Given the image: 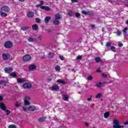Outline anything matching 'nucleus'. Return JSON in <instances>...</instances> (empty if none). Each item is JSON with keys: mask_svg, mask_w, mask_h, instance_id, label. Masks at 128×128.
<instances>
[{"mask_svg": "<svg viewBox=\"0 0 128 128\" xmlns=\"http://www.w3.org/2000/svg\"><path fill=\"white\" fill-rule=\"evenodd\" d=\"M113 124H114L113 125V128H124V126L120 124V120H118L114 119L113 120Z\"/></svg>", "mask_w": 128, "mask_h": 128, "instance_id": "obj_1", "label": "nucleus"}, {"mask_svg": "<svg viewBox=\"0 0 128 128\" xmlns=\"http://www.w3.org/2000/svg\"><path fill=\"white\" fill-rule=\"evenodd\" d=\"M2 60H6L10 58V54H8V53L2 54Z\"/></svg>", "mask_w": 128, "mask_h": 128, "instance_id": "obj_2", "label": "nucleus"}, {"mask_svg": "<svg viewBox=\"0 0 128 128\" xmlns=\"http://www.w3.org/2000/svg\"><path fill=\"white\" fill-rule=\"evenodd\" d=\"M32 60V56L28 54H26L22 57L23 62H30Z\"/></svg>", "mask_w": 128, "mask_h": 128, "instance_id": "obj_3", "label": "nucleus"}, {"mask_svg": "<svg viewBox=\"0 0 128 128\" xmlns=\"http://www.w3.org/2000/svg\"><path fill=\"white\" fill-rule=\"evenodd\" d=\"M30 97L26 96L24 99V104L25 106H30Z\"/></svg>", "mask_w": 128, "mask_h": 128, "instance_id": "obj_4", "label": "nucleus"}, {"mask_svg": "<svg viewBox=\"0 0 128 128\" xmlns=\"http://www.w3.org/2000/svg\"><path fill=\"white\" fill-rule=\"evenodd\" d=\"M4 46L6 48H12V42L10 41L6 42L4 44Z\"/></svg>", "mask_w": 128, "mask_h": 128, "instance_id": "obj_5", "label": "nucleus"}, {"mask_svg": "<svg viewBox=\"0 0 128 128\" xmlns=\"http://www.w3.org/2000/svg\"><path fill=\"white\" fill-rule=\"evenodd\" d=\"M1 10H2V12H8L10 10L8 6H3L1 8Z\"/></svg>", "mask_w": 128, "mask_h": 128, "instance_id": "obj_6", "label": "nucleus"}, {"mask_svg": "<svg viewBox=\"0 0 128 128\" xmlns=\"http://www.w3.org/2000/svg\"><path fill=\"white\" fill-rule=\"evenodd\" d=\"M4 70L6 74H10V72H12V68L10 67H8L5 68Z\"/></svg>", "mask_w": 128, "mask_h": 128, "instance_id": "obj_7", "label": "nucleus"}, {"mask_svg": "<svg viewBox=\"0 0 128 128\" xmlns=\"http://www.w3.org/2000/svg\"><path fill=\"white\" fill-rule=\"evenodd\" d=\"M24 88H32V84L24 83L23 85Z\"/></svg>", "mask_w": 128, "mask_h": 128, "instance_id": "obj_8", "label": "nucleus"}, {"mask_svg": "<svg viewBox=\"0 0 128 128\" xmlns=\"http://www.w3.org/2000/svg\"><path fill=\"white\" fill-rule=\"evenodd\" d=\"M34 13L32 12H27L28 18H34Z\"/></svg>", "mask_w": 128, "mask_h": 128, "instance_id": "obj_9", "label": "nucleus"}, {"mask_svg": "<svg viewBox=\"0 0 128 128\" xmlns=\"http://www.w3.org/2000/svg\"><path fill=\"white\" fill-rule=\"evenodd\" d=\"M28 110H30V112H34L36 110V106H30L28 107Z\"/></svg>", "mask_w": 128, "mask_h": 128, "instance_id": "obj_10", "label": "nucleus"}, {"mask_svg": "<svg viewBox=\"0 0 128 128\" xmlns=\"http://www.w3.org/2000/svg\"><path fill=\"white\" fill-rule=\"evenodd\" d=\"M59 88H58V86L54 85L53 86H52V90L56 91V90H58Z\"/></svg>", "mask_w": 128, "mask_h": 128, "instance_id": "obj_11", "label": "nucleus"}, {"mask_svg": "<svg viewBox=\"0 0 128 128\" xmlns=\"http://www.w3.org/2000/svg\"><path fill=\"white\" fill-rule=\"evenodd\" d=\"M40 8H42V10H47V11L50 10V8L46 6H40Z\"/></svg>", "mask_w": 128, "mask_h": 128, "instance_id": "obj_12", "label": "nucleus"}, {"mask_svg": "<svg viewBox=\"0 0 128 128\" xmlns=\"http://www.w3.org/2000/svg\"><path fill=\"white\" fill-rule=\"evenodd\" d=\"M62 18V15L60 14H57L55 15V19L56 20H61Z\"/></svg>", "mask_w": 128, "mask_h": 128, "instance_id": "obj_13", "label": "nucleus"}, {"mask_svg": "<svg viewBox=\"0 0 128 128\" xmlns=\"http://www.w3.org/2000/svg\"><path fill=\"white\" fill-rule=\"evenodd\" d=\"M128 30V28H124L123 30V34L124 36H128V32L126 31Z\"/></svg>", "mask_w": 128, "mask_h": 128, "instance_id": "obj_14", "label": "nucleus"}, {"mask_svg": "<svg viewBox=\"0 0 128 128\" xmlns=\"http://www.w3.org/2000/svg\"><path fill=\"white\" fill-rule=\"evenodd\" d=\"M36 66L34 64H32L29 66V69L30 70H36Z\"/></svg>", "mask_w": 128, "mask_h": 128, "instance_id": "obj_15", "label": "nucleus"}, {"mask_svg": "<svg viewBox=\"0 0 128 128\" xmlns=\"http://www.w3.org/2000/svg\"><path fill=\"white\" fill-rule=\"evenodd\" d=\"M50 20H52V17H50V16H46L44 18V22H45L46 24H48V22H50Z\"/></svg>", "mask_w": 128, "mask_h": 128, "instance_id": "obj_16", "label": "nucleus"}, {"mask_svg": "<svg viewBox=\"0 0 128 128\" xmlns=\"http://www.w3.org/2000/svg\"><path fill=\"white\" fill-rule=\"evenodd\" d=\"M9 76H12V78H16L18 75L16 74V72H12L10 74Z\"/></svg>", "mask_w": 128, "mask_h": 128, "instance_id": "obj_17", "label": "nucleus"}, {"mask_svg": "<svg viewBox=\"0 0 128 128\" xmlns=\"http://www.w3.org/2000/svg\"><path fill=\"white\" fill-rule=\"evenodd\" d=\"M53 24H54L58 26V24H60V20L55 18L54 20H53Z\"/></svg>", "mask_w": 128, "mask_h": 128, "instance_id": "obj_18", "label": "nucleus"}, {"mask_svg": "<svg viewBox=\"0 0 128 128\" xmlns=\"http://www.w3.org/2000/svg\"><path fill=\"white\" fill-rule=\"evenodd\" d=\"M17 82L19 84H22L23 82H26V80L19 78L17 79Z\"/></svg>", "mask_w": 128, "mask_h": 128, "instance_id": "obj_19", "label": "nucleus"}, {"mask_svg": "<svg viewBox=\"0 0 128 128\" xmlns=\"http://www.w3.org/2000/svg\"><path fill=\"white\" fill-rule=\"evenodd\" d=\"M0 108H1L2 110H6V105L4 103H0Z\"/></svg>", "mask_w": 128, "mask_h": 128, "instance_id": "obj_20", "label": "nucleus"}, {"mask_svg": "<svg viewBox=\"0 0 128 128\" xmlns=\"http://www.w3.org/2000/svg\"><path fill=\"white\" fill-rule=\"evenodd\" d=\"M32 28L34 30H36L38 28V24H34L32 26Z\"/></svg>", "mask_w": 128, "mask_h": 128, "instance_id": "obj_21", "label": "nucleus"}, {"mask_svg": "<svg viewBox=\"0 0 128 128\" xmlns=\"http://www.w3.org/2000/svg\"><path fill=\"white\" fill-rule=\"evenodd\" d=\"M96 86H97V88H102V83L100 82H96Z\"/></svg>", "mask_w": 128, "mask_h": 128, "instance_id": "obj_22", "label": "nucleus"}, {"mask_svg": "<svg viewBox=\"0 0 128 128\" xmlns=\"http://www.w3.org/2000/svg\"><path fill=\"white\" fill-rule=\"evenodd\" d=\"M46 117H41L38 119V120L40 122H44V120H46Z\"/></svg>", "mask_w": 128, "mask_h": 128, "instance_id": "obj_23", "label": "nucleus"}, {"mask_svg": "<svg viewBox=\"0 0 128 128\" xmlns=\"http://www.w3.org/2000/svg\"><path fill=\"white\" fill-rule=\"evenodd\" d=\"M110 116V112H106L104 114V118H108Z\"/></svg>", "mask_w": 128, "mask_h": 128, "instance_id": "obj_24", "label": "nucleus"}, {"mask_svg": "<svg viewBox=\"0 0 128 128\" xmlns=\"http://www.w3.org/2000/svg\"><path fill=\"white\" fill-rule=\"evenodd\" d=\"M57 82H60V84H66V82L64 80H57Z\"/></svg>", "mask_w": 128, "mask_h": 128, "instance_id": "obj_25", "label": "nucleus"}, {"mask_svg": "<svg viewBox=\"0 0 128 128\" xmlns=\"http://www.w3.org/2000/svg\"><path fill=\"white\" fill-rule=\"evenodd\" d=\"M62 96H63V100H68V95L63 94Z\"/></svg>", "mask_w": 128, "mask_h": 128, "instance_id": "obj_26", "label": "nucleus"}, {"mask_svg": "<svg viewBox=\"0 0 128 128\" xmlns=\"http://www.w3.org/2000/svg\"><path fill=\"white\" fill-rule=\"evenodd\" d=\"M0 16H8V14H6V12H1L0 13Z\"/></svg>", "mask_w": 128, "mask_h": 128, "instance_id": "obj_27", "label": "nucleus"}, {"mask_svg": "<svg viewBox=\"0 0 128 128\" xmlns=\"http://www.w3.org/2000/svg\"><path fill=\"white\" fill-rule=\"evenodd\" d=\"M95 60L96 62H102V59L100 57H97L95 58Z\"/></svg>", "mask_w": 128, "mask_h": 128, "instance_id": "obj_28", "label": "nucleus"}, {"mask_svg": "<svg viewBox=\"0 0 128 128\" xmlns=\"http://www.w3.org/2000/svg\"><path fill=\"white\" fill-rule=\"evenodd\" d=\"M102 94L99 93L97 95H96V98H102Z\"/></svg>", "mask_w": 128, "mask_h": 128, "instance_id": "obj_29", "label": "nucleus"}, {"mask_svg": "<svg viewBox=\"0 0 128 128\" xmlns=\"http://www.w3.org/2000/svg\"><path fill=\"white\" fill-rule=\"evenodd\" d=\"M54 68L56 72H60V67L58 66H56Z\"/></svg>", "mask_w": 128, "mask_h": 128, "instance_id": "obj_30", "label": "nucleus"}, {"mask_svg": "<svg viewBox=\"0 0 128 128\" xmlns=\"http://www.w3.org/2000/svg\"><path fill=\"white\" fill-rule=\"evenodd\" d=\"M68 14L70 16H74V12L72 11H68Z\"/></svg>", "mask_w": 128, "mask_h": 128, "instance_id": "obj_31", "label": "nucleus"}, {"mask_svg": "<svg viewBox=\"0 0 128 128\" xmlns=\"http://www.w3.org/2000/svg\"><path fill=\"white\" fill-rule=\"evenodd\" d=\"M0 84H3L4 86H6V83L4 80H1L0 81Z\"/></svg>", "mask_w": 128, "mask_h": 128, "instance_id": "obj_32", "label": "nucleus"}, {"mask_svg": "<svg viewBox=\"0 0 128 128\" xmlns=\"http://www.w3.org/2000/svg\"><path fill=\"white\" fill-rule=\"evenodd\" d=\"M94 14L92 11H88V15L89 16H94Z\"/></svg>", "mask_w": 128, "mask_h": 128, "instance_id": "obj_33", "label": "nucleus"}, {"mask_svg": "<svg viewBox=\"0 0 128 128\" xmlns=\"http://www.w3.org/2000/svg\"><path fill=\"white\" fill-rule=\"evenodd\" d=\"M110 46H112V43H110V42H108L106 43V48H110Z\"/></svg>", "mask_w": 128, "mask_h": 128, "instance_id": "obj_34", "label": "nucleus"}, {"mask_svg": "<svg viewBox=\"0 0 128 128\" xmlns=\"http://www.w3.org/2000/svg\"><path fill=\"white\" fill-rule=\"evenodd\" d=\"M28 40L30 42H36V38H28Z\"/></svg>", "mask_w": 128, "mask_h": 128, "instance_id": "obj_35", "label": "nucleus"}, {"mask_svg": "<svg viewBox=\"0 0 128 128\" xmlns=\"http://www.w3.org/2000/svg\"><path fill=\"white\" fill-rule=\"evenodd\" d=\"M21 28L22 30H28V27L24 26L22 27Z\"/></svg>", "mask_w": 128, "mask_h": 128, "instance_id": "obj_36", "label": "nucleus"}, {"mask_svg": "<svg viewBox=\"0 0 128 128\" xmlns=\"http://www.w3.org/2000/svg\"><path fill=\"white\" fill-rule=\"evenodd\" d=\"M82 14H84V16H88V11L83 10L82 12Z\"/></svg>", "mask_w": 128, "mask_h": 128, "instance_id": "obj_37", "label": "nucleus"}, {"mask_svg": "<svg viewBox=\"0 0 128 128\" xmlns=\"http://www.w3.org/2000/svg\"><path fill=\"white\" fill-rule=\"evenodd\" d=\"M22 110H24V112H26V110H28V107H22Z\"/></svg>", "mask_w": 128, "mask_h": 128, "instance_id": "obj_38", "label": "nucleus"}, {"mask_svg": "<svg viewBox=\"0 0 128 128\" xmlns=\"http://www.w3.org/2000/svg\"><path fill=\"white\" fill-rule=\"evenodd\" d=\"M111 50H112V52H116V47H114V46H112Z\"/></svg>", "mask_w": 128, "mask_h": 128, "instance_id": "obj_39", "label": "nucleus"}, {"mask_svg": "<svg viewBox=\"0 0 128 128\" xmlns=\"http://www.w3.org/2000/svg\"><path fill=\"white\" fill-rule=\"evenodd\" d=\"M48 54H49L50 58H52L53 56H54V53L50 52Z\"/></svg>", "mask_w": 128, "mask_h": 128, "instance_id": "obj_40", "label": "nucleus"}, {"mask_svg": "<svg viewBox=\"0 0 128 128\" xmlns=\"http://www.w3.org/2000/svg\"><path fill=\"white\" fill-rule=\"evenodd\" d=\"M8 128H16V126L14 124L10 125Z\"/></svg>", "mask_w": 128, "mask_h": 128, "instance_id": "obj_41", "label": "nucleus"}, {"mask_svg": "<svg viewBox=\"0 0 128 128\" xmlns=\"http://www.w3.org/2000/svg\"><path fill=\"white\" fill-rule=\"evenodd\" d=\"M75 16L76 18H80V14L78 12H76V13Z\"/></svg>", "mask_w": 128, "mask_h": 128, "instance_id": "obj_42", "label": "nucleus"}, {"mask_svg": "<svg viewBox=\"0 0 128 128\" xmlns=\"http://www.w3.org/2000/svg\"><path fill=\"white\" fill-rule=\"evenodd\" d=\"M36 22H38V23L40 24V20L38 18H36Z\"/></svg>", "mask_w": 128, "mask_h": 128, "instance_id": "obj_43", "label": "nucleus"}, {"mask_svg": "<svg viewBox=\"0 0 128 128\" xmlns=\"http://www.w3.org/2000/svg\"><path fill=\"white\" fill-rule=\"evenodd\" d=\"M10 114V110H6V115L8 116Z\"/></svg>", "mask_w": 128, "mask_h": 128, "instance_id": "obj_44", "label": "nucleus"}, {"mask_svg": "<svg viewBox=\"0 0 128 128\" xmlns=\"http://www.w3.org/2000/svg\"><path fill=\"white\" fill-rule=\"evenodd\" d=\"M92 80V76H88V80Z\"/></svg>", "mask_w": 128, "mask_h": 128, "instance_id": "obj_45", "label": "nucleus"}, {"mask_svg": "<svg viewBox=\"0 0 128 128\" xmlns=\"http://www.w3.org/2000/svg\"><path fill=\"white\" fill-rule=\"evenodd\" d=\"M20 106V102H17L16 104V106Z\"/></svg>", "mask_w": 128, "mask_h": 128, "instance_id": "obj_46", "label": "nucleus"}, {"mask_svg": "<svg viewBox=\"0 0 128 128\" xmlns=\"http://www.w3.org/2000/svg\"><path fill=\"white\" fill-rule=\"evenodd\" d=\"M59 58H60L61 60H64V58L62 56H59Z\"/></svg>", "mask_w": 128, "mask_h": 128, "instance_id": "obj_47", "label": "nucleus"}, {"mask_svg": "<svg viewBox=\"0 0 128 128\" xmlns=\"http://www.w3.org/2000/svg\"><path fill=\"white\" fill-rule=\"evenodd\" d=\"M117 36H120L122 34V32L120 31H118L116 32Z\"/></svg>", "mask_w": 128, "mask_h": 128, "instance_id": "obj_48", "label": "nucleus"}, {"mask_svg": "<svg viewBox=\"0 0 128 128\" xmlns=\"http://www.w3.org/2000/svg\"><path fill=\"white\" fill-rule=\"evenodd\" d=\"M122 46H124V44H122V43H119L118 44V46H120V48Z\"/></svg>", "mask_w": 128, "mask_h": 128, "instance_id": "obj_49", "label": "nucleus"}, {"mask_svg": "<svg viewBox=\"0 0 128 128\" xmlns=\"http://www.w3.org/2000/svg\"><path fill=\"white\" fill-rule=\"evenodd\" d=\"M77 60H82V56H78L77 57Z\"/></svg>", "mask_w": 128, "mask_h": 128, "instance_id": "obj_50", "label": "nucleus"}, {"mask_svg": "<svg viewBox=\"0 0 128 128\" xmlns=\"http://www.w3.org/2000/svg\"><path fill=\"white\" fill-rule=\"evenodd\" d=\"M87 100H88V102H92V98H88Z\"/></svg>", "mask_w": 128, "mask_h": 128, "instance_id": "obj_51", "label": "nucleus"}, {"mask_svg": "<svg viewBox=\"0 0 128 128\" xmlns=\"http://www.w3.org/2000/svg\"><path fill=\"white\" fill-rule=\"evenodd\" d=\"M42 38V36H39L38 37V40H41Z\"/></svg>", "mask_w": 128, "mask_h": 128, "instance_id": "obj_52", "label": "nucleus"}, {"mask_svg": "<svg viewBox=\"0 0 128 128\" xmlns=\"http://www.w3.org/2000/svg\"><path fill=\"white\" fill-rule=\"evenodd\" d=\"M40 4L41 5V6H42V4H44V1H42V0H40Z\"/></svg>", "mask_w": 128, "mask_h": 128, "instance_id": "obj_53", "label": "nucleus"}, {"mask_svg": "<svg viewBox=\"0 0 128 128\" xmlns=\"http://www.w3.org/2000/svg\"><path fill=\"white\" fill-rule=\"evenodd\" d=\"M72 2H78V0H71Z\"/></svg>", "mask_w": 128, "mask_h": 128, "instance_id": "obj_54", "label": "nucleus"}, {"mask_svg": "<svg viewBox=\"0 0 128 128\" xmlns=\"http://www.w3.org/2000/svg\"><path fill=\"white\" fill-rule=\"evenodd\" d=\"M102 76L104 78H106L107 76L106 74H102Z\"/></svg>", "mask_w": 128, "mask_h": 128, "instance_id": "obj_55", "label": "nucleus"}, {"mask_svg": "<svg viewBox=\"0 0 128 128\" xmlns=\"http://www.w3.org/2000/svg\"><path fill=\"white\" fill-rule=\"evenodd\" d=\"M124 124L125 126L128 125V122H124Z\"/></svg>", "mask_w": 128, "mask_h": 128, "instance_id": "obj_56", "label": "nucleus"}, {"mask_svg": "<svg viewBox=\"0 0 128 128\" xmlns=\"http://www.w3.org/2000/svg\"><path fill=\"white\" fill-rule=\"evenodd\" d=\"M37 8H40V6H42L40 4L36 5Z\"/></svg>", "mask_w": 128, "mask_h": 128, "instance_id": "obj_57", "label": "nucleus"}, {"mask_svg": "<svg viewBox=\"0 0 128 128\" xmlns=\"http://www.w3.org/2000/svg\"><path fill=\"white\" fill-rule=\"evenodd\" d=\"M3 97L2 96H0V100H2Z\"/></svg>", "mask_w": 128, "mask_h": 128, "instance_id": "obj_58", "label": "nucleus"}, {"mask_svg": "<svg viewBox=\"0 0 128 128\" xmlns=\"http://www.w3.org/2000/svg\"><path fill=\"white\" fill-rule=\"evenodd\" d=\"M19 2H24V0H18Z\"/></svg>", "mask_w": 128, "mask_h": 128, "instance_id": "obj_59", "label": "nucleus"}, {"mask_svg": "<svg viewBox=\"0 0 128 128\" xmlns=\"http://www.w3.org/2000/svg\"><path fill=\"white\" fill-rule=\"evenodd\" d=\"M92 28H94V24L92 25Z\"/></svg>", "mask_w": 128, "mask_h": 128, "instance_id": "obj_60", "label": "nucleus"}, {"mask_svg": "<svg viewBox=\"0 0 128 128\" xmlns=\"http://www.w3.org/2000/svg\"><path fill=\"white\" fill-rule=\"evenodd\" d=\"M86 125L88 126V123H86Z\"/></svg>", "mask_w": 128, "mask_h": 128, "instance_id": "obj_61", "label": "nucleus"}, {"mask_svg": "<svg viewBox=\"0 0 128 128\" xmlns=\"http://www.w3.org/2000/svg\"><path fill=\"white\" fill-rule=\"evenodd\" d=\"M126 6H128V2H127V3L126 4Z\"/></svg>", "mask_w": 128, "mask_h": 128, "instance_id": "obj_62", "label": "nucleus"}, {"mask_svg": "<svg viewBox=\"0 0 128 128\" xmlns=\"http://www.w3.org/2000/svg\"><path fill=\"white\" fill-rule=\"evenodd\" d=\"M97 72H100V70H97Z\"/></svg>", "mask_w": 128, "mask_h": 128, "instance_id": "obj_63", "label": "nucleus"}]
</instances>
